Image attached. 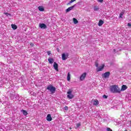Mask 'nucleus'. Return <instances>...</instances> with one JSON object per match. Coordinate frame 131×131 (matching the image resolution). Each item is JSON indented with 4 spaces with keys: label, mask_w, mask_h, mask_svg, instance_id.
I'll list each match as a JSON object with an SVG mask.
<instances>
[{
    "label": "nucleus",
    "mask_w": 131,
    "mask_h": 131,
    "mask_svg": "<svg viewBox=\"0 0 131 131\" xmlns=\"http://www.w3.org/2000/svg\"><path fill=\"white\" fill-rule=\"evenodd\" d=\"M80 125H81V124H80V123H77L75 128H78V127H80Z\"/></svg>",
    "instance_id": "21"
},
{
    "label": "nucleus",
    "mask_w": 131,
    "mask_h": 131,
    "mask_svg": "<svg viewBox=\"0 0 131 131\" xmlns=\"http://www.w3.org/2000/svg\"><path fill=\"white\" fill-rule=\"evenodd\" d=\"M124 14V12H121V13L119 15V18H122V16H123Z\"/></svg>",
    "instance_id": "22"
},
{
    "label": "nucleus",
    "mask_w": 131,
    "mask_h": 131,
    "mask_svg": "<svg viewBox=\"0 0 131 131\" xmlns=\"http://www.w3.org/2000/svg\"><path fill=\"white\" fill-rule=\"evenodd\" d=\"M38 9L40 12H43L45 11V8H43V7L42 6H39Z\"/></svg>",
    "instance_id": "14"
},
{
    "label": "nucleus",
    "mask_w": 131,
    "mask_h": 131,
    "mask_svg": "<svg viewBox=\"0 0 131 131\" xmlns=\"http://www.w3.org/2000/svg\"><path fill=\"white\" fill-rule=\"evenodd\" d=\"M74 7H75V5H74L73 6H71L70 7H69V8H68L67 10H66V12H70L71 11V10H72L73 9V8H74Z\"/></svg>",
    "instance_id": "13"
},
{
    "label": "nucleus",
    "mask_w": 131,
    "mask_h": 131,
    "mask_svg": "<svg viewBox=\"0 0 131 131\" xmlns=\"http://www.w3.org/2000/svg\"><path fill=\"white\" fill-rule=\"evenodd\" d=\"M48 61L49 62L50 64H53V63H54V59L48 58Z\"/></svg>",
    "instance_id": "17"
},
{
    "label": "nucleus",
    "mask_w": 131,
    "mask_h": 131,
    "mask_svg": "<svg viewBox=\"0 0 131 131\" xmlns=\"http://www.w3.org/2000/svg\"><path fill=\"white\" fill-rule=\"evenodd\" d=\"M104 24V21L102 19H100L98 23V26H102Z\"/></svg>",
    "instance_id": "16"
},
{
    "label": "nucleus",
    "mask_w": 131,
    "mask_h": 131,
    "mask_svg": "<svg viewBox=\"0 0 131 131\" xmlns=\"http://www.w3.org/2000/svg\"><path fill=\"white\" fill-rule=\"evenodd\" d=\"M64 110H66V111L68 110V106H65L64 108Z\"/></svg>",
    "instance_id": "29"
},
{
    "label": "nucleus",
    "mask_w": 131,
    "mask_h": 131,
    "mask_svg": "<svg viewBox=\"0 0 131 131\" xmlns=\"http://www.w3.org/2000/svg\"><path fill=\"white\" fill-rule=\"evenodd\" d=\"M31 46L32 47L33 46V43H31Z\"/></svg>",
    "instance_id": "33"
},
{
    "label": "nucleus",
    "mask_w": 131,
    "mask_h": 131,
    "mask_svg": "<svg viewBox=\"0 0 131 131\" xmlns=\"http://www.w3.org/2000/svg\"><path fill=\"white\" fill-rule=\"evenodd\" d=\"M73 88H71L68 90L67 92V98H68V99H73V98H74V95L73 94Z\"/></svg>",
    "instance_id": "2"
},
{
    "label": "nucleus",
    "mask_w": 131,
    "mask_h": 131,
    "mask_svg": "<svg viewBox=\"0 0 131 131\" xmlns=\"http://www.w3.org/2000/svg\"><path fill=\"white\" fill-rule=\"evenodd\" d=\"M5 15H7V16H11V14L10 13H5Z\"/></svg>",
    "instance_id": "30"
},
{
    "label": "nucleus",
    "mask_w": 131,
    "mask_h": 131,
    "mask_svg": "<svg viewBox=\"0 0 131 131\" xmlns=\"http://www.w3.org/2000/svg\"><path fill=\"white\" fill-rule=\"evenodd\" d=\"M103 0H97V1L98 2V3H103Z\"/></svg>",
    "instance_id": "31"
},
{
    "label": "nucleus",
    "mask_w": 131,
    "mask_h": 131,
    "mask_svg": "<svg viewBox=\"0 0 131 131\" xmlns=\"http://www.w3.org/2000/svg\"><path fill=\"white\" fill-rule=\"evenodd\" d=\"M11 27L12 29H13L14 30H16L17 28V27L16 26V25H11Z\"/></svg>",
    "instance_id": "18"
},
{
    "label": "nucleus",
    "mask_w": 131,
    "mask_h": 131,
    "mask_svg": "<svg viewBox=\"0 0 131 131\" xmlns=\"http://www.w3.org/2000/svg\"><path fill=\"white\" fill-rule=\"evenodd\" d=\"M68 57H69V54L68 53H62L61 54L62 60L65 61V60H67L68 59Z\"/></svg>",
    "instance_id": "4"
},
{
    "label": "nucleus",
    "mask_w": 131,
    "mask_h": 131,
    "mask_svg": "<svg viewBox=\"0 0 131 131\" xmlns=\"http://www.w3.org/2000/svg\"><path fill=\"white\" fill-rule=\"evenodd\" d=\"M76 0H71L69 3L68 5H70V4H72V3H74V2H75Z\"/></svg>",
    "instance_id": "24"
},
{
    "label": "nucleus",
    "mask_w": 131,
    "mask_h": 131,
    "mask_svg": "<svg viewBox=\"0 0 131 131\" xmlns=\"http://www.w3.org/2000/svg\"><path fill=\"white\" fill-rule=\"evenodd\" d=\"M124 131H127V130L126 129V130H125Z\"/></svg>",
    "instance_id": "35"
},
{
    "label": "nucleus",
    "mask_w": 131,
    "mask_h": 131,
    "mask_svg": "<svg viewBox=\"0 0 131 131\" xmlns=\"http://www.w3.org/2000/svg\"><path fill=\"white\" fill-rule=\"evenodd\" d=\"M39 27L40 28H41V29H46V28H47V26L45 24H39Z\"/></svg>",
    "instance_id": "8"
},
{
    "label": "nucleus",
    "mask_w": 131,
    "mask_h": 131,
    "mask_svg": "<svg viewBox=\"0 0 131 131\" xmlns=\"http://www.w3.org/2000/svg\"><path fill=\"white\" fill-rule=\"evenodd\" d=\"M95 66L98 68L99 67V63L97 61L95 62Z\"/></svg>",
    "instance_id": "23"
},
{
    "label": "nucleus",
    "mask_w": 131,
    "mask_h": 131,
    "mask_svg": "<svg viewBox=\"0 0 131 131\" xmlns=\"http://www.w3.org/2000/svg\"><path fill=\"white\" fill-rule=\"evenodd\" d=\"M70 79H71V75L70 74V73H68L67 76L68 81H70Z\"/></svg>",
    "instance_id": "15"
},
{
    "label": "nucleus",
    "mask_w": 131,
    "mask_h": 131,
    "mask_svg": "<svg viewBox=\"0 0 131 131\" xmlns=\"http://www.w3.org/2000/svg\"><path fill=\"white\" fill-rule=\"evenodd\" d=\"M47 120L48 121H52V117L51 116V114H48L47 115Z\"/></svg>",
    "instance_id": "11"
},
{
    "label": "nucleus",
    "mask_w": 131,
    "mask_h": 131,
    "mask_svg": "<svg viewBox=\"0 0 131 131\" xmlns=\"http://www.w3.org/2000/svg\"><path fill=\"white\" fill-rule=\"evenodd\" d=\"M102 98L103 99H107V96H106L105 95H104L103 96H102Z\"/></svg>",
    "instance_id": "27"
},
{
    "label": "nucleus",
    "mask_w": 131,
    "mask_h": 131,
    "mask_svg": "<svg viewBox=\"0 0 131 131\" xmlns=\"http://www.w3.org/2000/svg\"><path fill=\"white\" fill-rule=\"evenodd\" d=\"M109 76H110V72H106L105 73L102 74V77H103L104 78H108Z\"/></svg>",
    "instance_id": "6"
},
{
    "label": "nucleus",
    "mask_w": 131,
    "mask_h": 131,
    "mask_svg": "<svg viewBox=\"0 0 131 131\" xmlns=\"http://www.w3.org/2000/svg\"><path fill=\"white\" fill-rule=\"evenodd\" d=\"M107 131H112V129H111L110 128H107Z\"/></svg>",
    "instance_id": "32"
},
{
    "label": "nucleus",
    "mask_w": 131,
    "mask_h": 131,
    "mask_svg": "<svg viewBox=\"0 0 131 131\" xmlns=\"http://www.w3.org/2000/svg\"><path fill=\"white\" fill-rule=\"evenodd\" d=\"M127 89V86H126V85H123L122 86L121 89H120V91H121V92H123V91H125V90H126Z\"/></svg>",
    "instance_id": "10"
},
{
    "label": "nucleus",
    "mask_w": 131,
    "mask_h": 131,
    "mask_svg": "<svg viewBox=\"0 0 131 131\" xmlns=\"http://www.w3.org/2000/svg\"><path fill=\"white\" fill-rule=\"evenodd\" d=\"M105 67V64H102L101 66L99 67L98 68H97L96 71L97 72H99V71H102L104 69V68Z\"/></svg>",
    "instance_id": "5"
},
{
    "label": "nucleus",
    "mask_w": 131,
    "mask_h": 131,
    "mask_svg": "<svg viewBox=\"0 0 131 131\" xmlns=\"http://www.w3.org/2000/svg\"><path fill=\"white\" fill-rule=\"evenodd\" d=\"M47 90L48 91H50L52 94H55V92H56V88L54 87L52 85H49L47 86Z\"/></svg>",
    "instance_id": "3"
},
{
    "label": "nucleus",
    "mask_w": 131,
    "mask_h": 131,
    "mask_svg": "<svg viewBox=\"0 0 131 131\" xmlns=\"http://www.w3.org/2000/svg\"><path fill=\"white\" fill-rule=\"evenodd\" d=\"M110 91L111 93L120 94L121 92L120 88L117 85H113L110 86Z\"/></svg>",
    "instance_id": "1"
},
{
    "label": "nucleus",
    "mask_w": 131,
    "mask_h": 131,
    "mask_svg": "<svg viewBox=\"0 0 131 131\" xmlns=\"http://www.w3.org/2000/svg\"><path fill=\"white\" fill-rule=\"evenodd\" d=\"M53 67L56 71H59V70H58V63H57V62H54Z\"/></svg>",
    "instance_id": "9"
},
{
    "label": "nucleus",
    "mask_w": 131,
    "mask_h": 131,
    "mask_svg": "<svg viewBox=\"0 0 131 131\" xmlns=\"http://www.w3.org/2000/svg\"><path fill=\"white\" fill-rule=\"evenodd\" d=\"M73 22H74V24H77V23H78V20H77V19L76 18H74Z\"/></svg>",
    "instance_id": "19"
},
{
    "label": "nucleus",
    "mask_w": 131,
    "mask_h": 131,
    "mask_svg": "<svg viewBox=\"0 0 131 131\" xmlns=\"http://www.w3.org/2000/svg\"><path fill=\"white\" fill-rule=\"evenodd\" d=\"M115 51H116L115 49H114V51L115 52Z\"/></svg>",
    "instance_id": "34"
},
{
    "label": "nucleus",
    "mask_w": 131,
    "mask_h": 131,
    "mask_svg": "<svg viewBox=\"0 0 131 131\" xmlns=\"http://www.w3.org/2000/svg\"><path fill=\"white\" fill-rule=\"evenodd\" d=\"M22 112H23V114H24V115H25V116H26V115H27V114H28V113H27V111H26L25 110H23Z\"/></svg>",
    "instance_id": "20"
},
{
    "label": "nucleus",
    "mask_w": 131,
    "mask_h": 131,
    "mask_svg": "<svg viewBox=\"0 0 131 131\" xmlns=\"http://www.w3.org/2000/svg\"><path fill=\"white\" fill-rule=\"evenodd\" d=\"M93 105L95 106H98L99 105V100L96 99L93 101Z\"/></svg>",
    "instance_id": "12"
},
{
    "label": "nucleus",
    "mask_w": 131,
    "mask_h": 131,
    "mask_svg": "<svg viewBox=\"0 0 131 131\" xmlns=\"http://www.w3.org/2000/svg\"><path fill=\"white\" fill-rule=\"evenodd\" d=\"M99 10V8L97 7H94V11H97Z\"/></svg>",
    "instance_id": "25"
},
{
    "label": "nucleus",
    "mask_w": 131,
    "mask_h": 131,
    "mask_svg": "<svg viewBox=\"0 0 131 131\" xmlns=\"http://www.w3.org/2000/svg\"><path fill=\"white\" fill-rule=\"evenodd\" d=\"M86 76V73H83L80 77V79L81 81L84 80V79L85 78Z\"/></svg>",
    "instance_id": "7"
},
{
    "label": "nucleus",
    "mask_w": 131,
    "mask_h": 131,
    "mask_svg": "<svg viewBox=\"0 0 131 131\" xmlns=\"http://www.w3.org/2000/svg\"><path fill=\"white\" fill-rule=\"evenodd\" d=\"M127 26H128V27L129 28H131V23H129L127 24Z\"/></svg>",
    "instance_id": "26"
},
{
    "label": "nucleus",
    "mask_w": 131,
    "mask_h": 131,
    "mask_svg": "<svg viewBox=\"0 0 131 131\" xmlns=\"http://www.w3.org/2000/svg\"><path fill=\"white\" fill-rule=\"evenodd\" d=\"M47 54L49 56H50V55H51V51H47Z\"/></svg>",
    "instance_id": "28"
}]
</instances>
